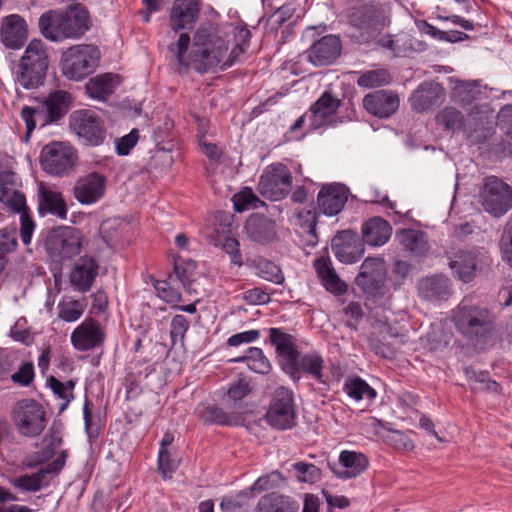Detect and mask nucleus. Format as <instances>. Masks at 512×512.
I'll use <instances>...</instances> for the list:
<instances>
[{
    "label": "nucleus",
    "instance_id": "nucleus-1",
    "mask_svg": "<svg viewBox=\"0 0 512 512\" xmlns=\"http://www.w3.org/2000/svg\"><path fill=\"white\" fill-rule=\"evenodd\" d=\"M42 35L53 42L77 39L90 28L88 10L82 4L71 5L66 11L49 10L39 18Z\"/></svg>",
    "mask_w": 512,
    "mask_h": 512
},
{
    "label": "nucleus",
    "instance_id": "nucleus-2",
    "mask_svg": "<svg viewBox=\"0 0 512 512\" xmlns=\"http://www.w3.org/2000/svg\"><path fill=\"white\" fill-rule=\"evenodd\" d=\"M348 19L354 29L353 37L359 43L373 42L391 23L390 3L372 0L365 5L354 8Z\"/></svg>",
    "mask_w": 512,
    "mask_h": 512
},
{
    "label": "nucleus",
    "instance_id": "nucleus-3",
    "mask_svg": "<svg viewBox=\"0 0 512 512\" xmlns=\"http://www.w3.org/2000/svg\"><path fill=\"white\" fill-rule=\"evenodd\" d=\"M190 42L189 34L181 33L177 42L168 46L169 51L173 54L180 66L188 68L190 65H193L200 73L208 72L216 67L221 68L225 62L228 50V46L224 40L218 39V44H213V46L203 49L192 50L191 54L187 55Z\"/></svg>",
    "mask_w": 512,
    "mask_h": 512
},
{
    "label": "nucleus",
    "instance_id": "nucleus-4",
    "mask_svg": "<svg viewBox=\"0 0 512 512\" xmlns=\"http://www.w3.org/2000/svg\"><path fill=\"white\" fill-rule=\"evenodd\" d=\"M453 320L457 330L471 340L490 337L494 331V315L486 307L462 303L455 309Z\"/></svg>",
    "mask_w": 512,
    "mask_h": 512
},
{
    "label": "nucleus",
    "instance_id": "nucleus-5",
    "mask_svg": "<svg viewBox=\"0 0 512 512\" xmlns=\"http://www.w3.org/2000/svg\"><path fill=\"white\" fill-rule=\"evenodd\" d=\"M48 69V55L44 43L33 39L21 57L16 80L25 89H35L43 84Z\"/></svg>",
    "mask_w": 512,
    "mask_h": 512
},
{
    "label": "nucleus",
    "instance_id": "nucleus-6",
    "mask_svg": "<svg viewBox=\"0 0 512 512\" xmlns=\"http://www.w3.org/2000/svg\"><path fill=\"white\" fill-rule=\"evenodd\" d=\"M39 161L47 174L64 177L74 171L78 153L68 142L52 141L42 148Z\"/></svg>",
    "mask_w": 512,
    "mask_h": 512
},
{
    "label": "nucleus",
    "instance_id": "nucleus-7",
    "mask_svg": "<svg viewBox=\"0 0 512 512\" xmlns=\"http://www.w3.org/2000/svg\"><path fill=\"white\" fill-rule=\"evenodd\" d=\"M99 58L100 51L95 46H72L62 54V72L68 79L80 81L94 72Z\"/></svg>",
    "mask_w": 512,
    "mask_h": 512
},
{
    "label": "nucleus",
    "instance_id": "nucleus-8",
    "mask_svg": "<svg viewBox=\"0 0 512 512\" xmlns=\"http://www.w3.org/2000/svg\"><path fill=\"white\" fill-rule=\"evenodd\" d=\"M12 420L18 433L28 438L39 436L47 425L46 411L34 399L18 401L12 411Z\"/></svg>",
    "mask_w": 512,
    "mask_h": 512
},
{
    "label": "nucleus",
    "instance_id": "nucleus-9",
    "mask_svg": "<svg viewBox=\"0 0 512 512\" xmlns=\"http://www.w3.org/2000/svg\"><path fill=\"white\" fill-rule=\"evenodd\" d=\"M80 232L72 227H57L47 232L44 239L46 252L54 262L77 256L81 250Z\"/></svg>",
    "mask_w": 512,
    "mask_h": 512
},
{
    "label": "nucleus",
    "instance_id": "nucleus-10",
    "mask_svg": "<svg viewBox=\"0 0 512 512\" xmlns=\"http://www.w3.org/2000/svg\"><path fill=\"white\" fill-rule=\"evenodd\" d=\"M70 129L90 146H99L106 139V128L102 118L94 111L81 109L74 111L69 118Z\"/></svg>",
    "mask_w": 512,
    "mask_h": 512
},
{
    "label": "nucleus",
    "instance_id": "nucleus-11",
    "mask_svg": "<svg viewBox=\"0 0 512 512\" xmlns=\"http://www.w3.org/2000/svg\"><path fill=\"white\" fill-rule=\"evenodd\" d=\"M480 202L487 213L501 217L512 208V189L498 177H488L480 192Z\"/></svg>",
    "mask_w": 512,
    "mask_h": 512
},
{
    "label": "nucleus",
    "instance_id": "nucleus-12",
    "mask_svg": "<svg viewBox=\"0 0 512 512\" xmlns=\"http://www.w3.org/2000/svg\"><path fill=\"white\" fill-rule=\"evenodd\" d=\"M265 419L270 426L279 430L291 429L295 426L294 398L289 389L285 387L276 389Z\"/></svg>",
    "mask_w": 512,
    "mask_h": 512
},
{
    "label": "nucleus",
    "instance_id": "nucleus-13",
    "mask_svg": "<svg viewBox=\"0 0 512 512\" xmlns=\"http://www.w3.org/2000/svg\"><path fill=\"white\" fill-rule=\"evenodd\" d=\"M292 185V176L284 164L269 165L259 181V192L264 197L277 201L283 199Z\"/></svg>",
    "mask_w": 512,
    "mask_h": 512
},
{
    "label": "nucleus",
    "instance_id": "nucleus-14",
    "mask_svg": "<svg viewBox=\"0 0 512 512\" xmlns=\"http://www.w3.org/2000/svg\"><path fill=\"white\" fill-rule=\"evenodd\" d=\"M269 340L275 347L283 371L291 377H297V359L299 358V351L295 337L280 328H270Z\"/></svg>",
    "mask_w": 512,
    "mask_h": 512
},
{
    "label": "nucleus",
    "instance_id": "nucleus-15",
    "mask_svg": "<svg viewBox=\"0 0 512 512\" xmlns=\"http://www.w3.org/2000/svg\"><path fill=\"white\" fill-rule=\"evenodd\" d=\"M386 280L385 261L381 257H367L355 278L356 285L366 294L375 295L384 287Z\"/></svg>",
    "mask_w": 512,
    "mask_h": 512
},
{
    "label": "nucleus",
    "instance_id": "nucleus-16",
    "mask_svg": "<svg viewBox=\"0 0 512 512\" xmlns=\"http://www.w3.org/2000/svg\"><path fill=\"white\" fill-rule=\"evenodd\" d=\"M485 258V252L478 249L458 250L450 257L449 266L459 280L469 283L476 277Z\"/></svg>",
    "mask_w": 512,
    "mask_h": 512
},
{
    "label": "nucleus",
    "instance_id": "nucleus-17",
    "mask_svg": "<svg viewBox=\"0 0 512 512\" xmlns=\"http://www.w3.org/2000/svg\"><path fill=\"white\" fill-rule=\"evenodd\" d=\"M331 249L335 257L346 264L358 261L365 251L363 242L352 230L338 232L332 239Z\"/></svg>",
    "mask_w": 512,
    "mask_h": 512
},
{
    "label": "nucleus",
    "instance_id": "nucleus-18",
    "mask_svg": "<svg viewBox=\"0 0 512 512\" xmlns=\"http://www.w3.org/2000/svg\"><path fill=\"white\" fill-rule=\"evenodd\" d=\"M106 178L92 172L80 177L73 186V195L75 199L83 205L94 204L99 201L105 193Z\"/></svg>",
    "mask_w": 512,
    "mask_h": 512
},
{
    "label": "nucleus",
    "instance_id": "nucleus-19",
    "mask_svg": "<svg viewBox=\"0 0 512 512\" xmlns=\"http://www.w3.org/2000/svg\"><path fill=\"white\" fill-rule=\"evenodd\" d=\"M199 0H175L169 13L173 31L190 30L197 22L201 10Z\"/></svg>",
    "mask_w": 512,
    "mask_h": 512
},
{
    "label": "nucleus",
    "instance_id": "nucleus-20",
    "mask_svg": "<svg viewBox=\"0 0 512 512\" xmlns=\"http://www.w3.org/2000/svg\"><path fill=\"white\" fill-rule=\"evenodd\" d=\"M105 340V332L100 324L92 319H85L71 334V342L78 351H88L99 347Z\"/></svg>",
    "mask_w": 512,
    "mask_h": 512
},
{
    "label": "nucleus",
    "instance_id": "nucleus-21",
    "mask_svg": "<svg viewBox=\"0 0 512 512\" xmlns=\"http://www.w3.org/2000/svg\"><path fill=\"white\" fill-rule=\"evenodd\" d=\"M398 95L390 90H377L363 98V107L366 111L378 118H388L399 108Z\"/></svg>",
    "mask_w": 512,
    "mask_h": 512
},
{
    "label": "nucleus",
    "instance_id": "nucleus-22",
    "mask_svg": "<svg viewBox=\"0 0 512 512\" xmlns=\"http://www.w3.org/2000/svg\"><path fill=\"white\" fill-rule=\"evenodd\" d=\"M335 476L340 479H351L362 474L369 466V460L361 452L344 450L339 455V464L328 463Z\"/></svg>",
    "mask_w": 512,
    "mask_h": 512
},
{
    "label": "nucleus",
    "instance_id": "nucleus-23",
    "mask_svg": "<svg viewBox=\"0 0 512 512\" xmlns=\"http://www.w3.org/2000/svg\"><path fill=\"white\" fill-rule=\"evenodd\" d=\"M342 44L338 36L327 35L316 41L307 51L308 60L315 66L333 63L341 53Z\"/></svg>",
    "mask_w": 512,
    "mask_h": 512
},
{
    "label": "nucleus",
    "instance_id": "nucleus-24",
    "mask_svg": "<svg viewBox=\"0 0 512 512\" xmlns=\"http://www.w3.org/2000/svg\"><path fill=\"white\" fill-rule=\"evenodd\" d=\"M342 102L331 92L325 91L319 99L310 107L311 127L321 128L331 123L332 117L336 114Z\"/></svg>",
    "mask_w": 512,
    "mask_h": 512
},
{
    "label": "nucleus",
    "instance_id": "nucleus-25",
    "mask_svg": "<svg viewBox=\"0 0 512 512\" xmlns=\"http://www.w3.org/2000/svg\"><path fill=\"white\" fill-rule=\"evenodd\" d=\"M98 269V262L93 257H81L71 271V285L79 292H88L98 275Z\"/></svg>",
    "mask_w": 512,
    "mask_h": 512
},
{
    "label": "nucleus",
    "instance_id": "nucleus-26",
    "mask_svg": "<svg viewBox=\"0 0 512 512\" xmlns=\"http://www.w3.org/2000/svg\"><path fill=\"white\" fill-rule=\"evenodd\" d=\"M0 39L7 48H20L27 39L25 20L16 14L6 16L0 29Z\"/></svg>",
    "mask_w": 512,
    "mask_h": 512
},
{
    "label": "nucleus",
    "instance_id": "nucleus-27",
    "mask_svg": "<svg viewBox=\"0 0 512 512\" xmlns=\"http://www.w3.org/2000/svg\"><path fill=\"white\" fill-rule=\"evenodd\" d=\"M38 212L41 216L54 215L60 219L67 218V205L62 194L49 187L40 185L38 190Z\"/></svg>",
    "mask_w": 512,
    "mask_h": 512
},
{
    "label": "nucleus",
    "instance_id": "nucleus-28",
    "mask_svg": "<svg viewBox=\"0 0 512 512\" xmlns=\"http://www.w3.org/2000/svg\"><path fill=\"white\" fill-rule=\"evenodd\" d=\"M347 192L342 185H329L320 190L317 203L319 209L328 216L337 215L347 202Z\"/></svg>",
    "mask_w": 512,
    "mask_h": 512
},
{
    "label": "nucleus",
    "instance_id": "nucleus-29",
    "mask_svg": "<svg viewBox=\"0 0 512 512\" xmlns=\"http://www.w3.org/2000/svg\"><path fill=\"white\" fill-rule=\"evenodd\" d=\"M419 295L430 301L446 300L451 295V283L444 275L422 278L418 283Z\"/></svg>",
    "mask_w": 512,
    "mask_h": 512
},
{
    "label": "nucleus",
    "instance_id": "nucleus-30",
    "mask_svg": "<svg viewBox=\"0 0 512 512\" xmlns=\"http://www.w3.org/2000/svg\"><path fill=\"white\" fill-rule=\"evenodd\" d=\"M392 235L390 223L380 216L365 221L362 225L363 242L370 246H382Z\"/></svg>",
    "mask_w": 512,
    "mask_h": 512
},
{
    "label": "nucleus",
    "instance_id": "nucleus-31",
    "mask_svg": "<svg viewBox=\"0 0 512 512\" xmlns=\"http://www.w3.org/2000/svg\"><path fill=\"white\" fill-rule=\"evenodd\" d=\"M248 237L257 243H267L276 235L275 222L261 214L251 215L245 225Z\"/></svg>",
    "mask_w": 512,
    "mask_h": 512
},
{
    "label": "nucleus",
    "instance_id": "nucleus-32",
    "mask_svg": "<svg viewBox=\"0 0 512 512\" xmlns=\"http://www.w3.org/2000/svg\"><path fill=\"white\" fill-rule=\"evenodd\" d=\"M396 239L406 251L416 257L425 256L430 249L428 235L421 230L401 229L396 232Z\"/></svg>",
    "mask_w": 512,
    "mask_h": 512
},
{
    "label": "nucleus",
    "instance_id": "nucleus-33",
    "mask_svg": "<svg viewBox=\"0 0 512 512\" xmlns=\"http://www.w3.org/2000/svg\"><path fill=\"white\" fill-rule=\"evenodd\" d=\"M314 268L327 291L335 295H342L347 291V285L339 279L329 258L319 257L315 259Z\"/></svg>",
    "mask_w": 512,
    "mask_h": 512
},
{
    "label": "nucleus",
    "instance_id": "nucleus-34",
    "mask_svg": "<svg viewBox=\"0 0 512 512\" xmlns=\"http://www.w3.org/2000/svg\"><path fill=\"white\" fill-rule=\"evenodd\" d=\"M299 508V503L290 496L271 492L259 499L255 512H298Z\"/></svg>",
    "mask_w": 512,
    "mask_h": 512
},
{
    "label": "nucleus",
    "instance_id": "nucleus-35",
    "mask_svg": "<svg viewBox=\"0 0 512 512\" xmlns=\"http://www.w3.org/2000/svg\"><path fill=\"white\" fill-rule=\"evenodd\" d=\"M442 96V88L430 82H424L413 92L410 101L413 110L424 112L436 105Z\"/></svg>",
    "mask_w": 512,
    "mask_h": 512
},
{
    "label": "nucleus",
    "instance_id": "nucleus-36",
    "mask_svg": "<svg viewBox=\"0 0 512 512\" xmlns=\"http://www.w3.org/2000/svg\"><path fill=\"white\" fill-rule=\"evenodd\" d=\"M324 368L325 361L323 357L315 351L308 352L302 356H299L297 359V377L291 378L294 381H299L301 378V372H303L319 383H326L323 373Z\"/></svg>",
    "mask_w": 512,
    "mask_h": 512
},
{
    "label": "nucleus",
    "instance_id": "nucleus-37",
    "mask_svg": "<svg viewBox=\"0 0 512 512\" xmlns=\"http://www.w3.org/2000/svg\"><path fill=\"white\" fill-rule=\"evenodd\" d=\"M40 103L42 108L48 112L49 117L57 123L68 113L72 103V96L67 91L56 90L49 93Z\"/></svg>",
    "mask_w": 512,
    "mask_h": 512
},
{
    "label": "nucleus",
    "instance_id": "nucleus-38",
    "mask_svg": "<svg viewBox=\"0 0 512 512\" xmlns=\"http://www.w3.org/2000/svg\"><path fill=\"white\" fill-rule=\"evenodd\" d=\"M76 382L69 379L65 382L60 381L54 376L47 379V386L51 389L56 399L60 400L58 412L62 414L74 400V388Z\"/></svg>",
    "mask_w": 512,
    "mask_h": 512
},
{
    "label": "nucleus",
    "instance_id": "nucleus-39",
    "mask_svg": "<svg viewBox=\"0 0 512 512\" xmlns=\"http://www.w3.org/2000/svg\"><path fill=\"white\" fill-rule=\"evenodd\" d=\"M115 87V77L109 73L91 78L85 84L89 97L98 100H106L114 93Z\"/></svg>",
    "mask_w": 512,
    "mask_h": 512
},
{
    "label": "nucleus",
    "instance_id": "nucleus-40",
    "mask_svg": "<svg viewBox=\"0 0 512 512\" xmlns=\"http://www.w3.org/2000/svg\"><path fill=\"white\" fill-rule=\"evenodd\" d=\"M21 117L26 124L27 138L30 136V134L36 127L44 128L47 125L56 123L53 119L49 117L46 109L42 108L41 103H39V105L36 107L24 106L21 110Z\"/></svg>",
    "mask_w": 512,
    "mask_h": 512
},
{
    "label": "nucleus",
    "instance_id": "nucleus-41",
    "mask_svg": "<svg viewBox=\"0 0 512 512\" xmlns=\"http://www.w3.org/2000/svg\"><path fill=\"white\" fill-rule=\"evenodd\" d=\"M343 390L356 401L367 400L372 402L377 396L376 390L360 377L346 379Z\"/></svg>",
    "mask_w": 512,
    "mask_h": 512
},
{
    "label": "nucleus",
    "instance_id": "nucleus-42",
    "mask_svg": "<svg viewBox=\"0 0 512 512\" xmlns=\"http://www.w3.org/2000/svg\"><path fill=\"white\" fill-rule=\"evenodd\" d=\"M235 362H246L250 370L260 373L267 374L271 370V364L264 355L261 348L250 347L247 350L246 355L234 359Z\"/></svg>",
    "mask_w": 512,
    "mask_h": 512
},
{
    "label": "nucleus",
    "instance_id": "nucleus-43",
    "mask_svg": "<svg viewBox=\"0 0 512 512\" xmlns=\"http://www.w3.org/2000/svg\"><path fill=\"white\" fill-rule=\"evenodd\" d=\"M46 471L38 470L36 473L25 474L12 479L10 482L13 487L25 492H37L47 485Z\"/></svg>",
    "mask_w": 512,
    "mask_h": 512
},
{
    "label": "nucleus",
    "instance_id": "nucleus-44",
    "mask_svg": "<svg viewBox=\"0 0 512 512\" xmlns=\"http://www.w3.org/2000/svg\"><path fill=\"white\" fill-rule=\"evenodd\" d=\"M436 123L445 130L457 131L464 125L463 114L454 107H446L436 115Z\"/></svg>",
    "mask_w": 512,
    "mask_h": 512
},
{
    "label": "nucleus",
    "instance_id": "nucleus-45",
    "mask_svg": "<svg viewBox=\"0 0 512 512\" xmlns=\"http://www.w3.org/2000/svg\"><path fill=\"white\" fill-rule=\"evenodd\" d=\"M63 423L59 420H54L48 432L43 438L44 451L47 457H52L57 448L63 443Z\"/></svg>",
    "mask_w": 512,
    "mask_h": 512
},
{
    "label": "nucleus",
    "instance_id": "nucleus-46",
    "mask_svg": "<svg viewBox=\"0 0 512 512\" xmlns=\"http://www.w3.org/2000/svg\"><path fill=\"white\" fill-rule=\"evenodd\" d=\"M195 270L196 263L194 261L179 262L176 260L174 263L175 277L189 293L195 291L193 288Z\"/></svg>",
    "mask_w": 512,
    "mask_h": 512
},
{
    "label": "nucleus",
    "instance_id": "nucleus-47",
    "mask_svg": "<svg viewBox=\"0 0 512 512\" xmlns=\"http://www.w3.org/2000/svg\"><path fill=\"white\" fill-rule=\"evenodd\" d=\"M391 76L386 69L369 70L362 73L357 79V85L364 88H374L388 85Z\"/></svg>",
    "mask_w": 512,
    "mask_h": 512
},
{
    "label": "nucleus",
    "instance_id": "nucleus-48",
    "mask_svg": "<svg viewBox=\"0 0 512 512\" xmlns=\"http://www.w3.org/2000/svg\"><path fill=\"white\" fill-rule=\"evenodd\" d=\"M0 203L13 213L28 210L26 197L20 190L0 192Z\"/></svg>",
    "mask_w": 512,
    "mask_h": 512
},
{
    "label": "nucleus",
    "instance_id": "nucleus-49",
    "mask_svg": "<svg viewBox=\"0 0 512 512\" xmlns=\"http://www.w3.org/2000/svg\"><path fill=\"white\" fill-rule=\"evenodd\" d=\"M256 270L261 278L275 284H282L285 280L281 268L270 260H259L256 265Z\"/></svg>",
    "mask_w": 512,
    "mask_h": 512
},
{
    "label": "nucleus",
    "instance_id": "nucleus-50",
    "mask_svg": "<svg viewBox=\"0 0 512 512\" xmlns=\"http://www.w3.org/2000/svg\"><path fill=\"white\" fill-rule=\"evenodd\" d=\"M204 421L219 425H237L239 417L229 416L222 408L218 406H208L203 414Z\"/></svg>",
    "mask_w": 512,
    "mask_h": 512
},
{
    "label": "nucleus",
    "instance_id": "nucleus-51",
    "mask_svg": "<svg viewBox=\"0 0 512 512\" xmlns=\"http://www.w3.org/2000/svg\"><path fill=\"white\" fill-rule=\"evenodd\" d=\"M83 312L84 306L78 300L62 301L58 304V317L66 322L78 320Z\"/></svg>",
    "mask_w": 512,
    "mask_h": 512
},
{
    "label": "nucleus",
    "instance_id": "nucleus-52",
    "mask_svg": "<svg viewBox=\"0 0 512 512\" xmlns=\"http://www.w3.org/2000/svg\"><path fill=\"white\" fill-rule=\"evenodd\" d=\"M293 469L297 472V479L301 482L315 483L321 478V470L314 464L297 462L293 464Z\"/></svg>",
    "mask_w": 512,
    "mask_h": 512
},
{
    "label": "nucleus",
    "instance_id": "nucleus-53",
    "mask_svg": "<svg viewBox=\"0 0 512 512\" xmlns=\"http://www.w3.org/2000/svg\"><path fill=\"white\" fill-rule=\"evenodd\" d=\"M188 328L189 321L185 316L178 314L172 318L170 330L172 345L180 343L181 346H184V338Z\"/></svg>",
    "mask_w": 512,
    "mask_h": 512
},
{
    "label": "nucleus",
    "instance_id": "nucleus-54",
    "mask_svg": "<svg viewBox=\"0 0 512 512\" xmlns=\"http://www.w3.org/2000/svg\"><path fill=\"white\" fill-rule=\"evenodd\" d=\"M283 480L282 475L278 471L259 477L254 484L249 488V491H244L245 495L250 492H262L265 490L273 489L278 486L279 482Z\"/></svg>",
    "mask_w": 512,
    "mask_h": 512
},
{
    "label": "nucleus",
    "instance_id": "nucleus-55",
    "mask_svg": "<svg viewBox=\"0 0 512 512\" xmlns=\"http://www.w3.org/2000/svg\"><path fill=\"white\" fill-rule=\"evenodd\" d=\"M34 365L32 362H23L17 372L11 375V380L20 386L27 387L34 380Z\"/></svg>",
    "mask_w": 512,
    "mask_h": 512
},
{
    "label": "nucleus",
    "instance_id": "nucleus-56",
    "mask_svg": "<svg viewBox=\"0 0 512 512\" xmlns=\"http://www.w3.org/2000/svg\"><path fill=\"white\" fill-rule=\"evenodd\" d=\"M386 441L397 450L411 451L414 448V443L409 436L399 430H390Z\"/></svg>",
    "mask_w": 512,
    "mask_h": 512
},
{
    "label": "nucleus",
    "instance_id": "nucleus-57",
    "mask_svg": "<svg viewBox=\"0 0 512 512\" xmlns=\"http://www.w3.org/2000/svg\"><path fill=\"white\" fill-rule=\"evenodd\" d=\"M218 39L219 38H216V36L212 33L211 29L200 27L194 34L192 50L211 47L213 44H218Z\"/></svg>",
    "mask_w": 512,
    "mask_h": 512
},
{
    "label": "nucleus",
    "instance_id": "nucleus-58",
    "mask_svg": "<svg viewBox=\"0 0 512 512\" xmlns=\"http://www.w3.org/2000/svg\"><path fill=\"white\" fill-rule=\"evenodd\" d=\"M250 37V32L247 29H242L239 32V38L242 40L241 44H236L235 47L231 50L229 56L225 57V62L221 66V70H224L230 66H232L240 55H242L247 47V40Z\"/></svg>",
    "mask_w": 512,
    "mask_h": 512
},
{
    "label": "nucleus",
    "instance_id": "nucleus-59",
    "mask_svg": "<svg viewBox=\"0 0 512 512\" xmlns=\"http://www.w3.org/2000/svg\"><path fill=\"white\" fill-rule=\"evenodd\" d=\"M251 392L249 382L245 378L238 379L233 382L227 392L228 399L237 403L242 401Z\"/></svg>",
    "mask_w": 512,
    "mask_h": 512
},
{
    "label": "nucleus",
    "instance_id": "nucleus-60",
    "mask_svg": "<svg viewBox=\"0 0 512 512\" xmlns=\"http://www.w3.org/2000/svg\"><path fill=\"white\" fill-rule=\"evenodd\" d=\"M255 201H258V198L254 195L252 190L250 188H244L233 197L234 209L237 212H242L250 206L255 207Z\"/></svg>",
    "mask_w": 512,
    "mask_h": 512
},
{
    "label": "nucleus",
    "instance_id": "nucleus-61",
    "mask_svg": "<svg viewBox=\"0 0 512 512\" xmlns=\"http://www.w3.org/2000/svg\"><path fill=\"white\" fill-rule=\"evenodd\" d=\"M35 229V222L32 219L29 209L20 213V237L23 244L28 245Z\"/></svg>",
    "mask_w": 512,
    "mask_h": 512
},
{
    "label": "nucleus",
    "instance_id": "nucleus-62",
    "mask_svg": "<svg viewBox=\"0 0 512 512\" xmlns=\"http://www.w3.org/2000/svg\"><path fill=\"white\" fill-rule=\"evenodd\" d=\"M412 265L408 261L396 260L391 270L395 287H400L409 276Z\"/></svg>",
    "mask_w": 512,
    "mask_h": 512
},
{
    "label": "nucleus",
    "instance_id": "nucleus-63",
    "mask_svg": "<svg viewBox=\"0 0 512 512\" xmlns=\"http://www.w3.org/2000/svg\"><path fill=\"white\" fill-rule=\"evenodd\" d=\"M17 247V239L14 230L7 228L0 230V253L4 256L13 252Z\"/></svg>",
    "mask_w": 512,
    "mask_h": 512
},
{
    "label": "nucleus",
    "instance_id": "nucleus-64",
    "mask_svg": "<svg viewBox=\"0 0 512 512\" xmlns=\"http://www.w3.org/2000/svg\"><path fill=\"white\" fill-rule=\"evenodd\" d=\"M500 248L503 260L512 267V224L504 230L500 240Z\"/></svg>",
    "mask_w": 512,
    "mask_h": 512
}]
</instances>
